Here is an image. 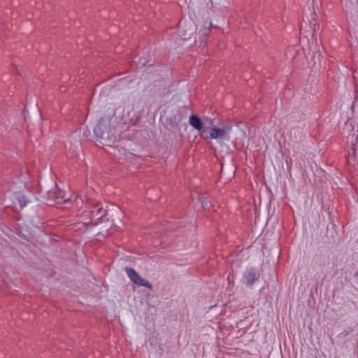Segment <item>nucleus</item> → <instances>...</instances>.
<instances>
[{
    "mask_svg": "<svg viewBox=\"0 0 358 358\" xmlns=\"http://www.w3.org/2000/svg\"><path fill=\"white\" fill-rule=\"evenodd\" d=\"M15 199L20 204V209L24 208L30 202V199L26 195L21 193H17Z\"/></svg>",
    "mask_w": 358,
    "mask_h": 358,
    "instance_id": "6e6552de",
    "label": "nucleus"
},
{
    "mask_svg": "<svg viewBox=\"0 0 358 358\" xmlns=\"http://www.w3.org/2000/svg\"><path fill=\"white\" fill-rule=\"evenodd\" d=\"M125 271L131 282L139 286L145 287L150 289H152V284L148 280L142 278L134 268L126 267Z\"/></svg>",
    "mask_w": 358,
    "mask_h": 358,
    "instance_id": "423d86ee",
    "label": "nucleus"
},
{
    "mask_svg": "<svg viewBox=\"0 0 358 358\" xmlns=\"http://www.w3.org/2000/svg\"><path fill=\"white\" fill-rule=\"evenodd\" d=\"M231 127L224 124L222 127H212L208 132V138L220 141H229L230 138V131Z\"/></svg>",
    "mask_w": 358,
    "mask_h": 358,
    "instance_id": "7ed1b4c3",
    "label": "nucleus"
},
{
    "mask_svg": "<svg viewBox=\"0 0 358 358\" xmlns=\"http://www.w3.org/2000/svg\"><path fill=\"white\" fill-rule=\"evenodd\" d=\"M48 199L50 201H54L55 203H62L68 200L65 198V193L62 189L49 191L48 192Z\"/></svg>",
    "mask_w": 358,
    "mask_h": 358,
    "instance_id": "0eeeda50",
    "label": "nucleus"
},
{
    "mask_svg": "<svg viewBox=\"0 0 358 358\" xmlns=\"http://www.w3.org/2000/svg\"><path fill=\"white\" fill-rule=\"evenodd\" d=\"M85 206L87 210H85L82 215L83 216H89L90 219L89 222H85L87 229L97 225L107 214L106 210L99 203H92L87 201Z\"/></svg>",
    "mask_w": 358,
    "mask_h": 358,
    "instance_id": "f257e3e1",
    "label": "nucleus"
},
{
    "mask_svg": "<svg viewBox=\"0 0 358 358\" xmlns=\"http://www.w3.org/2000/svg\"><path fill=\"white\" fill-rule=\"evenodd\" d=\"M260 277L259 271L255 267L246 268L243 273L242 282L244 285L249 287H252L255 282H257Z\"/></svg>",
    "mask_w": 358,
    "mask_h": 358,
    "instance_id": "39448f33",
    "label": "nucleus"
},
{
    "mask_svg": "<svg viewBox=\"0 0 358 358\" xmlns=\"http://www.w3.org/2000/svg\"><path fill=\"white\" fill-rule=\"evenodd\" d=\"M108 121L101 118L94 128V133L97 138L113 142L116 137L110 135L111 129H108Z\"/></svg>",
    "mask_w": 358,
    "mask_h": 358,
    "instance_id": "f03ea898",
    "label": "nucleus"
},
{
    "mask_svg": "<svg viewBox=\"0 0 358 358\" xmlns=\"http://www.w3.org/2000/svg\"><path fill=\"white\" fill-rule=\"evenodd\" d=\"M214 120H215V119L212 118V117H203V122H206V124L208 123V126L211 127H215Z\"/></svg>",
    "mask_w": 358,
    "mask_h": 358,
    "instance_id": "1a4fd4ad",
    "label": "nucleus"
},
{
    "mask_svg": "<svg viewBox=\"0 0 358 358\" xmlns=\"http://www.w3.org/2000/svg\"><path fill=\"white\" fill-rule=\"evenodd\" d=\"M189 123L193 128L199 131L201 138L204 140L208 139V132L207 131L208 127H204L206 122H203V120H202L196 115H192L189 118Z\"/></svg>",
    "mask_w": 358,
    "mask_h": 358,
    "instance_id": "20e7f679",
    "label": "nucleus"
},
{
    "mask_svg": "<svg viewBox=\"0 0 358 358\" xmlns=\"http://www.w3.org/2000/svg\"><path fill=\"white\" fill-rule=\"evenodd\" d=\"M357 4H358V0H357Z\"/></svg>",
    "mask_w": 358,
    "mask_h": 358,
    "instance_id": "9b49d317",
    "label": "nucleus"
},
{
    "mask_svg": "<svg viewBox=\"0 0 358 358\" xmlns=\"http://www.w3.org/2000/svg\"><path fill=\"white\" fill-rule=\"evenodd\" d=\"M75 201L77 205H78L80 203L83 204V199L81 196H77Z\"/></svg>",
    "mask_w": 358,
    "mask_h": 358,
    "instance_id": "9d476101",
    "label": "nucleus"
}]
</instances>
